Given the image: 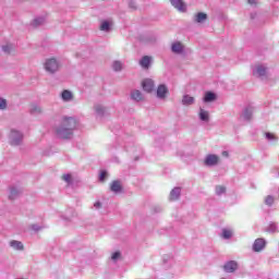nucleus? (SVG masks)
I'll return each mask as SVG.
<instances>
[{"label":"nucleus","instance_id":"1","mask_svg":"<svg viewBox=\"0 0 279 279\" xmlns=\"http://www.w3.org/2000/svg\"><path fill=\"white\" fill-rule=\"evenodd\" d=\"M77 125V120L71 117H64L61 125L56 130L58 138H71L73 136V130Z\"/></svg>","mask_w":279,"mask_h":279},{"label":"nucleus","instance_id":"2","mask_svg":"<svg viewBox=\"0 0 279 279\" xmlns=\"http://www.w3.org/2000/svg\"><path fill=\"white\" fill-rule=\"evenodd\" d=\"M60 69V64H58V60H56L54 58L48 59L45 62V70L48 73H56V71H58Z\"/></svg>","mask_w":279,"mask_h":279},{"label":"nucleus","instance_id":"3","mask_svg":"<svg viewBox=\"0 0 279 279\" xmlns=\"http://www.w3.org/2000/svg\"><path fill=\"white\" fill-rule=\"evenodd\" d=\"M223 269L227 274H234V270L239 269V264L234 260H230L223 266Z\"/></svg>","mask_w":279,"mask_h":279},{"label":"nucleus","instance_id":"4","mask_svg":"<svg viewBox=\"0 0 279 279\" xmlns=\"http://www.w3.org/2000/svg\"><path fill=\"white\" fill-rule=\"evenodd\" d=\"M142 88L146 93H151V90H154V88H155L154 81H151V78L144 80L142 82Z\"/></svg>","mask_w":279,"mask_h":279},{"label":"nucleus","instance_id":"5","mask_svg":"<svg viewBox=\"0 0 279 279\" xmlns=\"http://www.w3.org/2000/svg\"><path fill=\"white\" fill-rule=\"evenodd\" d=\"M219 163V156L217 155H208L205 159V165L207 167H215V165Z\"/></svg>","mask_w":279,"mask_h":279},{"label":"nucleus","instance_id":"6","mask_svg":"<svg viewBox=\"0 0 279 279\" xmlns=\"http://www.w3.org/2000/svg\"><path fill=\"white\" fill-rule=\"evenodd\" d=\"M167 95H169V88H167V85H159L157 88V97L159 99L167 98Z\"/></svg>","mask_w":279,"mask_h":279},{"label":"nucleus","instance_id":"7","mask_svg":"<svg viewBox=\"0 0 279 279\" xmlns=\"http://www.w3.org/2000/svg\"><path fill=\"white\" fill-rule=\"evenodd\" d=\"M23 141V134L17 131L11 132V143L12 145H19Z\"/></svg>","mask_w":279,"mask_h":279},{"label":"nucleus","instance_id":"8","mask_svg":"<svg viewBox=\"0 0 279 279\" xmlns=\"http://www.w3.org/2000/svg\"><path fill=\"white\" fill-rule=\"evenodd\" d=\"M171 5L179 10V12H186V4L182 0H170Z\"/></svg>","mask_w":279,"mask_h":279},{"label":"nucleus","instance_id":"9","mask_svg":"<svg viewBox=\"0 0 279 279\" xmlns=\"http://www.w3.org/2000/svg\"><path fill=\"white\" fill-rule=\"evenodd\" d=\"M265 240L264 239H257L255 240L254 244H253V250L254 252H263V250H265Z\"/></svg>","mask_w":279,"mask_h":279},{"label":"nucleus","instance_id":"10","mask_svg":"<svg viewBox=\"0 0 279 279\" xmlns=\"http://www.w3.org/2000/svg\"><path fill=\"white\" fill-rule=\"evenodd\" d=\"M110 191H112V193H121V191H123L121 181H119V180L112 181L110 184Z\"/></svg>","mask_w":279,"mask_h":279},{"label":"nucleus","instance_id":"11","mask_svg":"<svg viewBox=\"0 0 279 279\" xmlns=\"http://www.w3.org/2000/svg\"><path fill=\"white\" fill-rule=\"evenodd\" d=\"M149 64H151V57L149 56H144L140 61V65L143 69H149Z\"/></svg>","mask_w":279,"mask_h":279},{"label":"nucleus","instance_id":"12","mask_svg":"<svg viewBox=\"0 0 279 279\" xmlns=\"http://www.w3.org/2000/svg\"><path fill=\"white\" fill-rule=\"evenodd\" d=\"M173 53H182V51H184V45H182V43L177 41L174 44H172L171 47Z\"/></svg>","mask_w":279,"mask_h":279},{"label":"nucleus","instance_id":"13","mask_svg":"<svg viewBox=\"0 0 279 279\" xmlns=\"http://www.w3.org/2000/svg\"><path fill=\"white\" fill-rule=\"evenodd\" d=\"M180 187H174L171 192H170V202H175L178 199H180Z\"/></svg>","mask_w":279,"mask_h":279},{"label":"nucleus","instance_id":"14","mask_svg":"<svg viewBox=\"0 0 279 279\" xmlns=\"http://www.w3.org/2000/svg\"><path fill=\"white\" fill-rule=\"evenodd\" d=\"M195 102V98L189 95L183 96L182 105L183 106H191Z\"/></svg>","mask_w":279,"mask_h":279},{"label":"nucleus","instance_id":"15","mask_svg":"<svg viewBox=\"0 0 279 279\" xmlns=\"http://www.w3.org/2000/svg\"><path fill=\"white\" fill-rule=\"evenodd\" d=\"M215 99H217V96L215 95V93H213V92H207V93L205 94V97H204L205 104H208V102H210V101H215Z\"/></svg>","mask_w":279,"mask_h":279},{"label":"nucleus","instance_id":"16","mask_svg":"<svg viewBox=\"0 0 279 279\" xmlns=\"http://www.w3.org/2000/svg\"><path fill=\"white\" fill-rule=\"evenodd\" d=\"M63 101H71L73 99V94L70 90H63L61 94Z\"/></svg>","mask_w":279,"mask_h":279},{"label":"nucleus","instance_id":"17","mask_svg":"<svg viewBox=\"0 0 279 279\" xmlns=\"http://www.w3.org/2000/svg\"><path fill=\"white\" fill-rule=\"evenodd\" d=\"M206 19H208V15L206 13H197L195 16V21L196 23H204V21H206Z\"/></svg>","mask_w":279,"mask_h":279},{"label":"nucleus","instance_id":"18","mask_svg":"<svg viewBox=\"0 0 279 279\" xmlns=\"http://www.w3.org/2000/svg\"><path fill=\"white\" fill-rule=\"evenodd\" d=\"M132 99H134V101H142L143 99V94L141 93V90H134L131 94Z\"/></svg>","mask_w":279,"mask_h":279},{"label":"nucleus","instance_id":"19","mask_svg":"<svg viewBox=\"0 0 279 279\" xmlns=\"http://www.w3.org/2000/svg\"><path fill=\"white\" fill-rule=\"evenodd\" d=\"M11 247H13L14 250H24L23 243L19 242L16 240H13L10 242Z\"/></svg>","mask_w":279,"mask_h":279},{"label":"nucleus","instance_id":"20","mask_svg":"<svg viewBox=\"0 0 279 279\" xmlns=\"http://www.w3.org/2000/svg\"><path fill=\"white\" fill-rule=\"evenodd\" d=\"M267 73V69L263 65H258L256 69V75H258L259 77L265 76V74Z\"/></svg>","mask_w":279,"mask_h":279},{"label":"nucleus","instance_id":"21","mask_svg":"<svg viewBox=\"0 0 279 279\" xmlns=\"http://www.w3.org/2000/svg\"><path fill=\"white\" fill-rule=\"evenodd\" d=\"M101 32H109L110 31V22L104 21L100 25Z\"/></svg>","mask_w":279,"mask_h":279},{"label":"nucleus","instance_id":"22","mask_svg":"<svg viewBox=\"0 0 279 279\" xmlns=\"http://www.w3.org/2000/svg\"><path fill=\"white\" fill-rule=\"evenodd\" d=\"M208 111L201 109L199 111V119L201 121H208Z\"/></svg>","mask_w":279,"mask_h":279},{"label":"nucleus","instance_id":"23","mask_svg":"<svg viewBox=\"0 0 279 279\" xmlns=\"http://www.w3.org/2000/svg\"><path fill=\"white\" fill-rule=\"evenodd\" d=\"M243 117H244V119H245L246 121H250V119H252V109L246 108V109L244 110Z\"/></svg>","mask_w":279,"mask_h":279},{"label":"nucleus","instance_id":"24","mask_svg":"<svg viewBox=\"0 0 279 279\" xmlns=\"http://www.w3.org/2000/svg\"><path fill=\"white\" fill-rule=\"evenodd\" d=\"M222 236L223 239H231L232 238V232L228 229L222 230Z\"/></svg>","mask_w":279,"mask_h":279},{"label":"nucleus","instance_id":"25","mask_svg":"<svg viewBox=\"0 0 279 279\" xmlns=\"http://www.w3.org/2000/svg\"><path fill=\"white\" fill-rule=\"evenodd\" d=\"M216 193L217 195H223V193H226V187L223 185H218L216 187Z\"/></svg>","mask_w":279,"mask_h":279},{"label":"nucleus","instance_id":"26","mask_svg":"<svg viewBox=\"0 0 279 279\" xmlns=\"http://www.w3.org/2000/svg\"><path fill=\"white\" fill-rule=\"evenodd\" d=\"M8 108V101L3 98H0V110H5Z\"/></svg>","mask_w":279,"mask_h":279},{"label":"nucleus","instance_id":"27","mask_svg":"<svg viewBox=\"0 0 279 279\" xmlns=\"http://www.w3.org/2000/svg\"><path fill=\"white\" fill-rule=\"evenodd\" d=\"M265 204L267 206H271L274 204V196L271 195H268L266 198H265Z\"/></svg>","mask_w":279,"mask_h":279},{"label":"nucleus","instance_id":"28","mask_svg":"<svg viewBox=\"0 0 279 279\" xmlns=\"http://www.w3.org/2000/svg\"><path fill=\"white\" fill-rule=\"evenodd\" d=\"M17 195H19V191H16L15 189H12L10 192L9 198L14 199Z\"/></svg>","mask_w":279,"mask_h":279},{"label":"nucleus","instance_id":"29","mask_svg":"<svg viewBox=\"0 0 279 279\" xmlns=\"http://www.w3.org/2000/svg\"><path fill=\"white\" fill-rule=\"evenodd\" d=\"M61 179H62L64 182H68V184H71V180H72L71 174H63V175L61 177Z\"/></svg>","mask_w":279,"mask_h":279},{"label":"nucleus","instance_id":"30","mask_svg":"<svg viewBox=\"0 0 279 279\" xmlns=\"http://www.w3.org/2000/svg\"><path fill=\"white\" fill-rule=\"evenodd\" d=\"M106 178H108V172L101 171V172H100V175H99V180H100L101 182H106Z\"/></svg>","mask_w":279,"mask_h":279},{"label":"nucleus","instance_id":"31","mask_svg":"<svg viewBox=\"0 0 279 279\" xmlns=\"http://www.w3.org/2000/svg\"><path fill=\"white\" fill-rule=\"evenodd\" d=\"M122 64L119 61L113 62V70L121 71Z\"/></svg>","mask_w":279,"mask_h":279},{"label":"nucleus","instance_id":"32","mask_svg":"<svg viewBox=\"0 0 279 279\" xmlns=\"http://www.w3.org/2000/svg\"><path fill=\"white\" fill-rule=\"evenodd\" d=\"M31 112H43V109L36 105H32Z\"/></svg>","mask_w":279,"mask_h":279},{"label":"nucleus","instance_id":"33","mask_svg":"<svg viewBox=\"0 0 279 279\" xmlns=\"http://www.w3.org/2000/svg\"><path fill=\"white\" fill-rule=\"evenodd\" d=\"M2 50L4 51V53H10V51H12V46L11 45L3 46Z\"/></svg>","mask_w":279,"mask_h":279},{"label":"nucleus","instance_id":"34","mask_svg":"<svg viewBox=\"0 0 279 279\" xmlns=\"http://www.w3.org/2000/svg\"><path fill=\"white\" fill-rule=\"evenodd\" d=\"M112 260H118V258H121V253L120 252H114L111 256Z\"/></svg>","mask_w":279,"mask_h":279},{"label":"nucleus","instance_id":"35","mask_svg":"<svg viewBox=\"0 0 279 279\" xmlns=\"http://www.w3.org/2000/svg\"><path fill=\"white\" fill-rule=\"evenodd\" d=\"M266 138H268V141H274V138H276V135H274V133H266Z\"/></svg>","mask_w":279,"mask_h":279},{"label":"nucleus","instance_id":"36","mask_svg":"<svg viewBox=\"0 0 279 279\" xmlns=\"http://www.w3.org/2000/svg\"><path fill=\"white\" fill-rule=\"evenodd\" d=\"M40 23H43V19H38L34 21V25L36 27V25H40Z\"/></svg>","mask_w":279,"mask_h":279},{"label":"nucleus","instance_id":"37","mask_svg":"<svg viewBox=\"0 0 279 279\" xmlns=\"http://www.w3.org/2000/svg\"><path fill=\"white\" fill-rule=\"evenodd\" d=\"M94 206H95V208H101V204H100L99 202H96V203L94 204Z\"/></svg>","mask_w":279,"mask_h":279},{"label":"nucleus","instance_id":"38","mask_svg":"<svg viewBox=\"0 0 279 279\" xmlns=\"http://www.w3.org/2000/svg\"><path fill=\"white\" fill-rule=\"evenodd\" d=\"M250 5L256 4V0H248Z\"/></svg>","mask_w":279,"mask_h":279},{"label":"nucleus","instance_id":"39","mask_svg":"<svg viewBox=\"0 0 279 279\" xmlns=\"http://www.w3.org/2000/svg\"><path fill=\"white\" fill-rule=\"evenodd\" d=\"M222 156H225L226 158H228V156H229V154H228V151H222Z\"/></svg>","mask_w":279,"mask_h":279}]
</instances>
